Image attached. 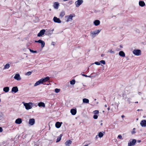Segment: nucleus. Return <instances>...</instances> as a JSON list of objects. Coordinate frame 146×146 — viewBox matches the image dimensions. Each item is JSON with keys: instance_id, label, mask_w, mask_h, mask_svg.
<instances>
[{"instance_id": "f257e3e1", "label": "nucleus", "mask_w": 146, "mask_h": 146, "mask_svg": "<svg viewBox=\"0 0 146 146\" xmlns=\"http://www.w3.org/2000/svg\"><path fill=\"white\" fill-rule=\"evenodd\" d=\"M101 31V29H98L93 31H91L90 33L92 35V36L93 38L95 37L96 36V35L98 34Z\"/></svg>"}, {"instance_id": "f03ea898", "label": "nucleus", "mask_w": 146, "mask_h": 146, "mask_svg": "<svg viewBox=\"0 0 146 146\" xmlns=\"http://www.w3.org/2000/svg\"><path fill=\"white\" fill-rule=\"evenodd\" d=\"M32 104V103L30 102L29 103H25L24 105L26 109L27 110H29L32 108L31 105Z\"/></svg>"}, {"instance_id": "7ed1b4c3", "label": "nucleus", "mask_w": 146, "mask_h": 146, "mask_svg": "<svg viewBox=\"0 0 146 146\" xmlns=\"http://www.w3.org/2000/svg\"><path fill=\"white\" fill-rule=\"evenodd\" d=\"M133 53L135 55L139 56L141 54V51L139 49H135L133 51Z\"/></svg>"}, {"instance_id": "20e7f679", "label": "nucleus", "mask_w": 146, "mask_h": 146, "mask_svg": "<svg viewBox=\"0 0 146 146\" xmlns=\"http://www.w3.org/2000/svg\"><path fill=\"white\" fill-rule=\"evenodd\" d=\"M83 2V0H78L76 1L75 3V4L76 6L77 7H79L80 5H81Z\"/></svg>"}, {"instance_id": "39448f33", "label": "nucleus", "mask_w": 146, "mask_h": 146, "mask_svg": "<svg viewBox=\"0 0 146 146\" xmlns=\"http://www.w3.org/2000/svg\"><path fill=\"white\" fill-rule=\"evenodd\" d=\"M50 78L49 77H46L44 78H41L40 79V81L42 84H43L44 83L50 80Z\"/></svg>"}, {"instance_id": "423d86ee", "label": "nucleus", "mask_w": 146, "mask_h": 146, "mask_svg": "<svg viewBox=\"0 0 146 146\" xmlns=\"http://www.w3.org/2000/svg\"><path fill=\"white\" fill-rule=\"evenodd\" d=\"M45 32V30L44 29H43L40 31L39 33L37 34V36L40 37L42 36L43 35Z\"/></svg>"}, {"instance_id": "0eeeda50", "label": "nucleus", "mask_w": 146, "mask_h": 146, "mask_svg": "<svg viewBox=\"0 0 146 146\" xmlns=\"http://www.w3.org/2000/svg\"><path fill=\"white\" fill-rule=\"evenodd\" d=\"M136 142L137 141L136 139H133L132 141H130V142L128 143V146H132L135 145Z\"/></svg>"}, {"instance_id": "6e6552de", "label": "nucleus", "mask_w": 146, "mask_h": 146, "mask_svg": "<svg viewBox=\"0 0 146 146\" xmlns=\"http://www.w3.org/2000/svg\"><path fill=\"white\" fill-rule=\"evenodd\" d=\"M75 16L74 14L72 15L70 14L68 17V19L66 21L68 22L69 21H71L72 20V18Z\"/></svg>"}, {"instance_id": "1a4fd4ad", "label": "nucleus", "mask_w": 146, "mask_h": 146, "mask_svg": "<svg viewBox=\"0 0 146 146\" xmlns=\"http://www.w3.org/2000/svg\"><path fill=\"white\" fill-rule=\"evenodd\" d=\"M53 20L54 22L58 23H60L61 22V21L60 20V19L58 18L55 17H54Z\"/></svg>"}, {"instance_id": "9d476101", "label": "nucleus", "mask_w": 146, "mask_h": 146, "mask_svg": "<svg viewBox=\"0 0 146 146\" xmlns=\"http://www.w3.org/2000/svg\"><path fill=\"white\" fill-rule=\"evenodd\" d=\"M35 121V119L34 118L30 119L29 120V124L30 125H32L34 124Z\"/></svg>"}, {"instance_id": "9b49d317", "label": "nucleus", "mask_w": 146, "mask_h": 146, "mask_svg": "<svg viewBox=\"0 0 146 146\" xmlns=\"http://www.w3.org/2000/svg\"><path fill=\"white\" fill-rule=\"evenodd\" d=\"M14 78L15 79L17 80H19L21 79V78L19 74H16Z\"/></svg>"}, {"instance_id": "f8f14e48", "label": "nucleus", "mask_w": 146, "mask_h": 146, "mask_svg": "<svg viewBox=\"0 0 146 146\" xmlns=\"http://www.w3.org/2000/svg\"><path fill=\"white\" fill-rule=\"evenodd\" d=\"M18 91V88L17 86L13 87L11 90V92L16 93Z\"/></svg>"}, {"instance_id": "ddd939ff", "label": "nucleus", "mask_w": 146, "mask_h": 146, "mask_svg": "<svg viewBox=\"0 0 146 146\" xmlns=\"http://www.w3.org/2000/svg\"><path fill=\"white\" fill-rule=\"evenodd\" d=\"M62 122H59L57 121L55 123V127L57 128H59L61 126V125L62 124Z\"/></svg>"}, {"instance_id": "4468645a", "label": "nucleus", "mask_w": 146, "mask_h": 146, "mask_svg": "<svg viewBox=\"0 0 146 146\" xmlns=\"http://www.w3.org/2000/svg\"><path fill=\"white\" fill-rule=\"evenodd\" d=\"M140 125L142 127L146 126V120H142L140 122Z\"/></svg>"}, {"instance_id": "2eb2a0df", "label": "nucleus", "mask_w": 146, "mask_h": 146, "mask_svg": "<svg viewBox=\"0 0 146 146\" xmlns=\"http://www.w3.org/2000/svg\"><path fill=\"white\" fill-rule=\"evenodd\" d=\"M22 119L21 118H19L17 119L15 121V123L16 124H20L22 123Z\"/></svg>"}, {"instance_id": "dca6fc26", "label": "nucleus", "mask_w": 146, "mask_h": 146, "mask_svg": "<svg viewBox=\"0 0 146 146\" xmlns=\"http://www.w3.org/2000/svg\"><path fill=\"white\" fill-rule=\"evenodd\" d=\"M76 112L77 111L76 109H72L70 110V112L73 115H75L76 113Z\"/></svg>"}, {"instance_id": "f3484780", "label": "nucleus", "mask_w": 146, "mask_h": 146, "mask_svg": "<svg viewBox=\"0 0 146 146\" xmlns=\"http://www.w3.org/2000/svg\"><path fill=\"white\" fill-rule=\"evenodd\" d=\"M45 34L46 35L49 36L51 35L52 34L53 32H51V31L50 29H48L46 31H45Z\"/></svg>"}, {"instance_id": "a211bd4d", "label": "nucleus", "mask_w": 146, "mask_h": 146, "mask_svg": "<svg viewBox=\"0 0 146 146\" xmlns=\"http://www.w3.org/2000/svg\"><path fill=\"white\" fill-rule=\"evenodd\" d=\"M94 24L96 26L99 25L100 24V21L99 20H96L94 21Z\"/></svg>"}, {"instance_id": "6ab92c4d", "label": "nucleus", "mask_w": 146, "mask_h": 146, "mask_svg": "<svg viewBox=\"0 0 146 146\" xmlns=\"http://www.w3.org/2000/svg\"><path fill=\"white\" fill-rule=\"evenodd\" d=\"M59 6V3L58 2H55L53 5L54 8L56 9H58Z\"/></svg>"}, {"instance_id": "aec40b11", "label": "nucleus", "mask_w": 146, "mask_h": 146, "mask_svg": "<svg viewBox=\"0 0 146 146\" xmlns=\"http://www.w3.org/2000/svg\"><path fill=\"white\" fill-rule=\"evenodd\" d=\"M139 5L140 6L143 7L145 5V3L142 1H141L139 2Z\"/></svg>"}, {"instance_id": "412c9836", "label": "nucleus", "mask_w": 146, "mask_h": 146, "mask_svg": "<svg viewBox=\"0 0 146 146\" xmlns=\"http://www.w3.org/2000/svg\"><path fill=\"white\" fill-rule=\"evenodd\" d=\"M119 55L121 57H124L125 56V54L124 52L122 51H120L119 53Z\"/></svg>"}, {"instance_id": "4be33fe9", "label": "nucleus", "mask_w": 146, "mask_h": 146, "mask_svg": "<svg viewBox=\"0 0 146 146\" xmlns=\"http://www.w3.org/2000/svg\"><path fill=\"white\" fill-rule=\"evenodd\" d=\"M38 106L40 107H45V104L44 102H40L38 104Z\"/></svg>"}, {"instance_id": "5701e85b", "label": "nucleus", "mask_w": 146, "mask_h": 146, "mask_svg": "<svg viewBox=\"0 0 146 146\" xmlns=\"http://www.w3.org/2000/svg\"><path fill=\"white\" fill-rule=\"evenodd\" d=\"M9 90V88L8 87H4L3 88V91L6 93L8 92Z\"/></svg>"}, {"instance_id": "b1692460", "label": "nucleus", "mask_w": 146, "mask_h": 146, "mask_svg": "<svg viewBox=\"0 0 146 146\" xmlns=\"http://www.w3.org/2000/svg\"><path fill=\"white\" fill-rule=\"evenodd\" d=\"M72 141L70 140L67 141L65 143V144L66 146H69V145L72 143Z\"/></svg>"}, {"instance_id": "393cba45", "label": "nucleus", "mask_w": 146, "mask_h": 146, "mask_svg": "<svg viewBox=\"0 0 146 146\" xmlns=\"http://www.w3.org/2000/svg\"><path fill=\"white\" fill-rule=\"evenodd\" d=\"M39 43L41 44V47L42 48H43L44 47L45 44L44 42L40 39Z\"/></svg>"}, {"instance_id": "a878e982", "label": "nucleus", "mask_w": 146, "mask_h": 146, "mask_svg": "<svg viewBox=\"0 0 146 146\" xmlns=\"http://www.w3.org/2000/svg\"><path fill=\"white\" fill-rule=\"evenodd\" d=\"M63 135L62 134H60V135L59 137L57 138V139L56 142V143L59 142L60 141L61 139V137Z\"/></svg>"}, {"instance_id": "bb28decb", "label": "nucleus", "mask_w": 146, "mask_h": 146, "mask_svg": "<svg viewBox=\"0 0 146 146\" xmlns=\"http://www.w3.org/2000/svg\"><path fill=\"white\" fill-rule=\"evenodd\" d=\"M83 102L84 103L88 104L89 102V100L86 98H84L83 99Z\"/></svg>"}, {"instance_id": "cd10ccee", "label": "nucleus", "mask_w": 146, "mask_h": 146, "mask_svg": "<svg viewBox=\"0 0 146 146\" xmlns=\"http://www.w3.org/2000/svg\"><path fill=\"white\" fill-rule=\"evenodd\" d=\"M40 84H42L40 80H39L38 81L36 82L34 84V86H37L39 85Z\"/></svg>"}, {"instance_id": "c85d7f7f", "label": "nucleus", "mask_w": 146, "mask_h": 146, "mask_svg": "<svg viewBox=\"0 0 146 146\" xmlns=\"http://www.w3.org/2000/svg\"><path fill=\"white\" fill-rule=\"evenodd\" d=\"M65 14V12L64 11H62L61 12V13L60 14V16L62 18L64 15Z\"/></svg>"}, {"instance_id": "c756f323", "label": "nucleus", "mask_w": 146, "mask_h": 146, "mask_svg": "<svg viewBox=\"0 0 146 146\" xmlns=\"http://www.w3.org/2000/svg\"><path fill=\"white\" fill-rule=\"evenodd\" d=\"M10 67V65L9 64H6L4 66V69H8Z\"/></svg>"}, {"instance_id": "7c9ffc66", "label": "nucleus", "mask_w": 146, "mask_h": 146, "mask_svg": "<svg viewBox=\"0 0 146 146\" xmlns=\"http://www.w3.org/2000/svg\"><path fill=\"white\" fill-rule=\"evenodd\" d=\"M98 135L99 137L101 138L103 136L104 134L102 132H100L98 133Z\"/></svg>"}, {"instance_id": "2f4dec72", "label": "nucleus", "mask_w": 146, "mask_h": 146, "mask_svg": "<svg viewBox=\"0 0 146 146\" xmlns=\"http://www.w3.org/2000/svg\"><path fill=\"white\" fill-rule=\"evenodd\" d=\"M75 80L74 79L70 81V84L71 85H74L75 83Z\"/></svg>"}, {"instance_id": "473e14b6", "label": "nucleus", "mask_w": 146, "mask_h": 146, "mask_svg": "<svg viewBox=\"0 0 146 146\" xmlns=\"http://www.w3.org/2000/svg\"><path fill=\"white\" fill-rule=\"evenodd\" d=\"M3 114L2 112H0V120H1L3 119Z\"/></svg>"}, {"instance_id": "72a5a7b5", "label": "nucleus", "mask_w": 146, "mask_h": 146, "mask_svg": "<svg viewBox=\"0 0 146 146\" xmlns=\"http://www.w3.org/2000/svg\"><path fill=\"white\" fill-rule=\"evenodd\" d=\"M108 52H110L112 54H114L115 53V52L114 51H113L112 50H111V49H110V50H109L108 51Z\"/></svg>"}, {"instance_id": "f704fd0d", "label": "nucleus", "mask_w": 146, "mask_h": 146, "mask_svg": "<svg viewBox=\"0 0 146 146\" xmlns=\"http://www.w3.org/2000/svg\"><path fill=\"white\" fill-rule=\"evenodd\" d=\"M32 73V72L29 71L25 73V75L27 76H29Z\"/></svg>"}, {"instance_id": "c9c22d12", "label": "nucleus", "mask_w": 146, "mask_h": 146, "mask_svg": "<svg viewBox=\"0 0 146 146\" xmlns=\"http://www.w3.org/2000/svg\"><path fill=\"white\" fill-rule=\"evenodd\" d=\"M94 113L95 114H97L99 113V111L98 110H95L93 111Z\"/></svg>"}, {"instance_id": "e433bc0d", "label": "nucleus", "mask_w": 146, "mask_h": 146, "mask_svg": "<svg viewBox=\"0 0 146 146\" xmlns=\"http://www.w3.org/2000/svg\"><path fill=\"white\" fill-rule=\"evenodd\" d=\"M60 91V89L56 88L55 89V92L56 93H58Z\"/></svg>"}, {"instance_id": "4c0bfd02", "label": "nucleus", "mask_w": 146, "mask_h": 146, "mask_svg": "<svg viewBox=\"0 0 146 146\" xmlns=\"http://www.w3.org/2000/svg\"><path fill=\"white\" fill-rule=\"evenodd\" d=\"M29 50L31 52H32L33 53H35L37 52V51L36 50H32L30 49H29Z\"/></svg>"}, {"instance_id": "58836bf2", "label": "nucleus", "mask_w": 146, "mask_h": 146, "mask_svg": "<svg viewBox=\"0 0 146 146\" xmlns=\"http://www.w3.org/2000/svg\"><path fill=\"white\" fill-rule=\"evenodd\" d=\"M100 63H101L103 64H106L105 61L104 60H101L100 62Z\"/></svg>"}, {"instance_id": "ea45409f", "label": "nucleus", "mask_w": 146, "mask_h": 146, "mask_svg": "<svg viewBox=\"0 0 146 146\" xmlns=\"http://www.w3.org/2000/svg\"><path fill=\"white\" fill-rule=\"evenodd\" d=\"M93 118L95 119H96L98 118V116L97 115L95 114L94 115L93 117Z\"/></svg>"}, {"instance_id": "a19ab883", "label": "nucleus", "mask_w": 146, "mask_h": 146, "mask_svg": "<svg viewBox=\"0 0 146 146\" xmlns=\"http://www.w3.org/2000/svg\"><path fill=\"white\" fill-rule=\"evenodd\" d=\"M94 64H95L97 65H100V62H95V63H94ZM94 63H93V64H94Z\"/></svg>"}, {"instance_id": "79ce46f5", "label": "nucleus", "mask_w": 146, "mask_h": 146, "mask_svg": "<svg viewBox=\"0 0 146 146\" xmlns=\"http://www.w3.org/2000/svg\"><path fill=\"white\" fill-rule=\"evenodd\" d=\"M118 137L120 139H123L121 135H119L118 136Z\"/></svg>"}, {"instance_id": "37998d69", "label": "nucleus", "mask_w": 146, "mask_h": 146, "mask_svg": "<svg viewBox=\"0 0 146 146\" xmlns=\"http://www.w3.org/2000/svg\"><path fill=\"white\" fill-rule=\"evenodd\" d=\"M131 99L130 98H128L127 100V102H129V104H130L131 102Z\"/></svg>"}, {"instance_id": "c03bdc74", "label": "nucleus", "mask_w": 146, "mask_h": 146, "mask_svg": "<svg viewBox=\"0 0 146 146\" xmlns=\"http://www.w3.org/2000/svg\"><path fill=\"white\" fill-rule=\"evenodd\" d=\"M73 3V1L72 0H71V1H70L69 2V4L70 5L71 4H72Z\"/></svg>"}, {"instance_id": "a18cd8bd", "label": "nucleus", "mask_w": 146, "mask_h": 146, "mask_svg": "<svg viewBox=\"0 0 146 146\" xmlns=\"http://www.w3.org/2000/svg\"><path fill=\"white\" fill-rule=\"evenodd\" d=\"M135 133H136L135 131L134 130H133L132 131H131V133L132 134H134Z\"/></svg>"}, {"instance_id": "49530a36", "label": "nucleus", "mask_w": 146, "mask_h": 146, "mask_svg": "<svg viewBox=\"0 0 146 146\" xmlns=\"http://www.w3.org/2000/svg\"><path fill=\"white\" fill-rule=\"evenodd\" d=\"M40 39H39V40H35V42H36V43H39V42H40Z\"/></svg>"}, {"instance_id": "de8ad7c7", "label": "nucleus", "mask_w": 146, "mask_h": 146, "mask_svg": "<svg viewBox=\"0 0 146 146\" xmlns=\"http://www.w3.org/2000/svg\"><path fill=\"white\" fill-rule=\"evenodd\" d=\"M3 131V129L1 127H0V132H1Z\"/></svg>"}, {"instance_id": "09e8293b", "label": "nucleus", "mask_w": 146, "mask_h": 146, "mask_svg": "<svg viewBox=\"0 0 146 146\" xmlns=\"http://www.w3.org/2000/svg\"><path fill=\"white\" fill-rule=\"evenodd\" d=\"M82 75L84 76H85V77H88V76L86 75H85V74H82Z\"/></svg>"}, {"instance_id": "8fccbe9b", "label": "nucleus", "mask_w": 146, "mask_h": 146, "mask_svg": "<svg viewBox=\"0 0 146 146\" xmlns=\"http://www.w3.org/2000/svg\"><path fill=\"white\" fill-rule=\"evenodd\" d=\"M54 43L55 42H52L51 43V45H53V46H54Z\"/></svg>"}, {"instance_id": "3c124183", "label": "nucleus", "mask_w": 146, "mask_h": 146, "mask_svg": "<svg viewBox=\"0 0 146 146\" xmlns=\"http://www.w3.org/2000/svg\"><path fill=\"white\" fill-rule=\"evenodd\" d=\"M141 141L140 140H138L137 141V142L138 143H139L141 142Z\"/></svg>"}, {"instance_id": "603ef678", "label": "nucleus", "mask_w": 146, "mask_h": 146, "mask_svg": "<svg viewBox=\"0 0 146 146\" xmlns=\"http://www.w3.org/2000/svg\"><path fill=\"white\" fill-rule=\"evenodd\" d=\"M104 55H105V54H101V56L102 57H103L104 56Z\"/></svg>"}, {"instance_id": "864d4df0", "label": "nucleus", "mask_w": 146, "mask_h": 146, "mask_svg": "<svg viewBox=\"0 0 146 146\" xmlns=\"http://www.w3.org/2000/svg\"><path fill=\"white\" fill-rule=\"evenodd\" d=\"M119 46L120 47V48H123V46L121 45H120Z\"/></svg>"}, {"instance_id": "5fc2aeb1", "label": "nucleus", "mask_w": 146, "mask_h": 146, "mask_svg": "<svg viewBox=\"0 0 146 146\" xmlns=\"http://www.w3.org/2000/svg\"><path fill=\"white\" fill-rule=\"evenodd\" d=\"M142 111L143 110L142 109H140V110L138 109L137 110V111Z\"/></svg>"}, {"instance_id": "6e6d98bb", "label": "nucleus", "mask_w": 146, "mask_h": 146, "mask_svg": "<svg viewBox=\"0 0 146 146\" xmlns=\"http://www.w3.org/2000/svg\"><path fill=\"white\" fill-rule=\"evenodd\" d=\"M121 117L122 118H123V117H125V116L124 115H121Z\"/></svg>"}, {"instance_id": "4d7b16f0", "label": "nucleus", "mask_w": 146, "mask_h": 146, "mask_svg": "<svg viewBox=\"0 0 146 146\" xmlns=\"http://www.w3.org/2000/svg\"><path fill=\"white\" fill-rule=\"evenodd\" d=\"M51 31V32H53V31H54V29H52Z\"/></svg>"}, {"instance_id": "13d9d810", "label": "nucleus", "mask_w": 146, "mask_h": 146, "mask_svg": "<svg viewBox=\"0 0 146 146\" xmlns=\"http://www.w3.org/2000/svg\"><path fill=\"white\" fill-rule=\"evenodd\" d=\"M110 107H108V111H109V110H110Z\"/></svg>"}, {"instance_id": "bf43d9fd", "label": "nucleus", "mask_w": 146, "mask_h": 146, "mask_svg": "<svg viewBox=\"0 0 146 146\" xmlns=\"http://www.w3.org/2000/svg\"><path fill=\"white\" fill-rule=\"evenodd\" d=\"M88 77L91 78L92 77V76H88Z\"/></svg>"}, {"instance_id": "052dcab7", "label": "nucleus", "mask_w": 146, "mask_h": 146, "mask_svg": "<svg viewBox=\"0 0 146 146\" xmlns=\"http://www.w3.org/2000/svg\"><path fill=\"white\" fill-rule=\"evenodd\" d=\"M28 0L30 2H31L33 1V0Z\"/></svg>"}, {"instance_id": "680f3d73", "label": "nucleus", "mask_w": 146, "mask_h": 146, "mask_svg": "<svg viewBox=\"0 0 146 146\" xmlns=\"http://www.w3.org/2000/svg\"><path fill=\"white\" fill-rule=\"evenodd\" d=\"M104 106L105 107H107V105L106 104Z\"/></svg>"}, {"instance_id": "e2e57ef3", "label": "nucleus", "mask_w": 146, "mask_h": 146, "mask_svg": "<svg viewBox=\"0 0 146 146\" xmlns=\"http://www.w3.org/2000/svg\"><path fill=\"white\" fill-rule=\"evenodd\" d=\"M4 143H4V142H3V143H2V145H4Z\"/></svg>"}, {"instance_id": "0e129e2a", "label": "nucleus", "mask_w": 146, "mask_h": 146, "mask_svg": "<svg viewBox=\"0 0 146 146\" xmlns=\"http://www.w3.org/2000/svg\"><path fill=\"white\" fill-rule=\"evenodd\" d=\"M88 144L86 145H85L84 146H88Z\"/></svg>"}, {"instance_id": "69168bd1", "label": "nucleus", "mask_w": 146, "mask_h": 146, "mask_svg": "<svg viewBox=\"0 0 146 146\" xmlns=\"http://www.w3.org/2000/svg\"><path fill=\"white\" fill-rule=\"evenodd\" d=\"M135 103H138V102H135Z\"/></svg>"}, {"instance_id": "338daca9", "label": "nucleus", "mask_w": 146, "mask_h": 146, "mask_svg": "<svg viewBox=\"0 0 146 146\" xmlns=\"http://www.w3.org/2000/svg\"><path fill=\"white\" fill-rule=\"evenodd\" d=\"M135 129V128H134L133 129V130H134Z\"/></svg>"}, {"instance_id": "774afa93", "label": "nucleus", "mask_w": 146, "mask_h": 146, "mask_svg": "<svg viewBox=\"0 0 146 146\" xmlns=\"http://www.w3.org/2000/svg\"><path fill=\"white\" fill-rule=\"evenodd\" d=\"M97 135H96V138H97Z\"/></svg>"}]
</instances>
